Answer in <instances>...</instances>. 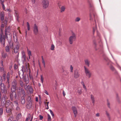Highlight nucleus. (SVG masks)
Segmentation results:
<instances>
[{
  "mask_svg": "<svg viewBox=\"0 0 121 121\" xmlns=\"http://www.w3.org/2000/svg\"><path fill=\"white\" fill-rule=\"evenodd\" d=\"M4 16L5 14L3 12L0 11V18L1 22V31L0 32H2V29L7 25V22L8 21V18L6 17L5 18V19L4 20Z\"/></svg>",
  "mask_w": 121,
  "mask_h": 121,
  "instance_id": "f257e3e1",
  "label": "nucleus"
},
{
  "mask_svg": "<svg viewBox=\"0 0 121 121\" xmlns=\"http://www.w3.org/2000/svg\"><path fill=\"white\" fill-rule=\"evenodd\" d=\"M18 88L17 81L16 79H14L12 82L11 89H12V91L17 90Z\"/></svg>",
  "mask_w": 121,
  "mask_h": 121,
  "instance_id": "f03ea898",
  "label": "nucleus"
},
{
  "mask_svg": "<svg viewBox=\"0 0 121 121\" xmlns=\"http://www.w3.org/2000/svg\"><path fill=\"white\" fill-rule=\"evenodd\" d=\"M72 35L69 37V41L70 44L73 43V42L76 39V35L74 33L72 32Z\"/></svg>",
  "mask_w": 121,
  "mask_h": 121,
  "instance_id": "7ed1b4c3",
  "label": "nucleus"
},
{
  "mask_svg": "<svg viewBox=\"0 0 121 121\" xmlns=\"http://www.w3.org/2000/svg\"><path fill=\"white\" fill-rule=\"evenodd\" d=\"M5 35H3L2 32H0V41L1 43L2 46L3 47H4L5 46Z\"/></svg>",
  "mask_w": 121,
  "mask_h": 121,
  "instance_id": "20e7f679",
  "label": "nucleus"
},
{
  "mask_svg": "<svg viewBox=\"0 0 121 121\" xmlns=\"http://www.w3.org/2000/svg\"><path fill=\"white\" fill-rule=\"evenodd\" d=\"M49 2L48 0H42L41 4L43 9L47 8L49 5Z\"/></svg>",
  "mask_w": 121,
  "mask_h": 121,
  "instance_id": "39448f33",
  "label": "nucleus"
},
{
  "mask_svg": "<svg viewBox=\"0 0 121 121\" xmlns=\"http://www.w3.org/2000/svg\"><path fill=\"white\" fill-rule=\"evenodd\" d=\"M11 92L10 93V98L11 100L12 101L14 99H16L17 98V94L16 92V90L14 91H12V89H11Z\"/></svg>",
  "mask_w": 121,
  "mask_h": 121,
  "instance_id": "423d86ee",
  "label": "nucleus"
},
{
  "mask_svg": "<svg viewBox=\"0 0 121 121\" xmlns=\"http://www.w3.org/2000/svg\"><path fill=\"white\" fill-rule=\"evenodd\" d=\"M29 65L28 63H26L25 66H22V69L21 70L22 71V75L23 76V75L24 74V72H28V70L29 69H30L29 68Z\"/></svg>",
  "mask_w": 121,
  "mask_h": 121,
  "instance_id": "0eeeda50",
  "label": "nucleus"
},
{
  "mask_svg": "<svg viewBox=\"0 0 121 121\" xmlns=\"http://www.w3.org/2000/svg\"><path fill=\"white\" fill-rule=\"evenodd\" d=\"M17 94L19 95H22L23 96H25V93L24 89L21 87H19L17 89Z\"/></svg>",
  "mask_w": 121,
  "mask_h": 121,
  "instance_id": "6e6552de",
  "label": "nucleus"
},
{
  "mask_svg": "<svg viewBox=\"0 0 121 121\" xmlns=\"http://www.w3.org/2000/svg\"><path fill=\"white\" fill-rule=\"evenodd\" d=\"M85 73L86 76L89 78H90L92 75V73L89 69L85 66H84Z\"/></svg>",
  "mask_w": 121,
  "mask_h": 121,
  "instance_id": "1a4fd4ad",
  "label": "nucleus"
},
{
  "mask_svg": "<svg viewBox=\"0 0 121 121\" xmlns=\"http://www.w3.org/2000/svg\"><path fill=\"white\" fill-rule=\"evenodd\" d=\"M6 108L9 107H14L13 103L12 102H11L9 100H7L6 102L5 101V103L4 106V107L1 106L2 107H4Z\"/></svg>",
  "mask_w": 121,
  "mask_h": 121,
  "instance_id": "9d476101",
  "label": "nucleus"
},
{
  "mask_svg": "<svg viewBox=\"0 0 121 121\" xmlns=\"http://www.w3.org/2000/svg\"><path fill=\"white\" fill-rule=\"evenodd\" d=\"M3 97H2L1 103V92L0 91V107H1V106L4 107V106L5 103V97L6 96V95H4Z\"/></svg>",
  "mask_w": 121,
  "mask_h": 121,
  "instance_id": "9b49d317",
  "label": "nucleus"
},
{
  "mask_svg": "<svg viewBox=\"0 0 121 121\" xmlns=\"http://www.w3.org/2000/svg\"><path fill=\"white\" fill-rule=\"evenodd\" d=\"M28 102L26 105V107L28 108H30L32 106V102L31 97L30 96L28 97L27 98Z\"/></svg>",
  "mask_w": 121,
  "mask_h": 121,
  "instance_id": "f8f14e48",
  "label": "nucleus"
},
{
  "mask_svg": "<svg viewBox=\"0 0 121 121\" xmlns=\"http://www.w3.org/2000/svg\"><path fill=\"white\" fill-rule=\"evenodd\" d=\"M33 31L34 34L35 35H37L38 33V26L36 24H35L33 26Z\"/></svg>",
  "mask_w": 121,
  "mask_h": 121,
  "instance_id": "ddd939ff",
  "label": "nucleus"
},
{
  "mask_svg": "<svg viewBox=\"0 0 121 121\" xmlns=\"http://www.w3.org/2000/svg\"><path fill=\"white\" fill-rule=\"evenodd\" d=\"M1 89L2 92L4 93L5 95L7 93L6 88L5 87L4 84H1Z\"/></svg>",
  "mask_w": 121,
  "mask_h": 121,
  "instance_id": "4468645a",
  "label": "nucleus"
},
{
  "mask_svg": "<svg viewBox=\"0 0 121 121\" xmlns=\"http://www.w3.org/2000/svg\"><path fill=\"white\" fill-rule=\"evenodd\" d=\"M13 107H9V108H6V112L9 114H11L12 113V111L13 109Z\"/></svg>",
  "mask_w": 121,
  "mask_h": 121,
  "instance_id": "2eb2a0df",
  "label": "nucleus"
},
{
  "mask_svg": "<svg viewBox=\"0 0 121 121\" xmlns=\"http://www.w3.org/2000/svg\"><path fill=\"white\" fill-rule=\"evenodd\" d=\"M72 109L74 115V117H76L78 114V111L76 107L74 106L72 107Z\"/></svg>",
  "mask_w": 121,
  "mask_h": 121,
  "instance_id": "dca6fc26",
  "label": "nucleus"
},
{
  "mask_svg": "<svg viewBox=\"0 0 121 121\" xmlns=\"http://www.w3.org/2000/svg\"><path fill=\"white\" fill-rule=\"evenodd\" d=\"M22 78L24 80V81L26 83V84H27L29 82V79L28 76H25L24 77L23 76V75Z\"/></svg>",
  "mask_w": 121,
  "mask_h": 121,
  "instance_id": "f3484780",
  "label": "nucleus"
},
{
  "mask_svg": "<svg viewBox=\"0 0 121 121\" xmlns=\"http://www.w3.org/2000/svg\"><path fill=\"white\" fill-rule=\"evenodd\" d=\"M10 30V26L8 27H6L5 29V35L6 37H7V35H8V33L9 32Z\"/></svg>",
  "mask_w": 121,
  "mask_h": 121,
  "instance_id": "a211bd4d",
  "label": "nucleus"
},
{
  "mask_svg": "<svg viewBox=\"0 0 121 121\" xmlns=\"http://www.w3.org/2000/svg\"><path fill=\"white\" fill-rule=\"evenodd\" d=\"M105 114L106 117L108 118L109 121H110L111 120V116L110 113L107 111H105Z\"/></svg>",
  "mask_w": 121,
  "mask_h": 121,
  "instance_id": "6ab92c4d",
  "label": "nucleus"
},
{
  "mask_svg": "<svg viewBox=\"0 0 121 121\" xmlns=\"http://www.w3.org/2000/svg\"><path fill=\"white\" fill-rule=\"evenodd\" d=\"M1 67H0V71L1 72H3L4 71V69L3 68L4 66L3 64V61L1 60L0 62Z\"/></svg>",
  "mask_w": 121,
  "mask_h": 121,
  "instance_id": "aec40b11",
  "label": "nucleus"
},
{
  "mask_svg": "<svg viewBox=\"0 0 121 121\" xmlns=\"http://www.w3.org/2000/svg\"><path fill=\"white\" fill-rule=\"evenodd\" d=\"M1 56L4 59L5 58L8 56L7 53L4 52H2L1 53Z\"/></svg>",
  "mask_w": 121,
  "mask_h": 121,
  "instance_id": "412c9836",
  "label": "nucleus"
},
{
  "mask_svg": "<svg viewBox=\"0 0 121 121\" xmlns=\"http://www.w3.org/2000/svg\"><path fill=\"white\" fill-rule=\"evenodd\" d=\"M79 74L78 71L76 70L75 71L74 73V77L75 78H77L79 76Z\"/></svg>",
  "mask_w": 121,
  "mask_h": 121,
  "instance_id": "4be33fe9",
  "label": "nucleus"
},
{
  "mask_svg": "<svg viewBox=\"0 0 121 121\" xmlns=\"http://www.w3.org/2000/svg\"><path fill=\"white\" fill-rule=\"evenodd\" d=\"M25 96H23L21 98V103L22 104H24L25 102V100L24 98Z\"/></svg>",
  "mask_w": 121,
  "mask_h": 121,
  "instance_id": "5701e85b",
  "label": "nucleus"
},
{
  "mask_svg": "<svg viewBox=\"0 0 121 121\" xmlns=\"http://www.w3.org/2000/svg\"><path fill=\"white\" fill-rule=\"evenodd\" d=\"M9 77H10V73L9 72H8L7 73V83H9Z\"/></svg>",
  "mask_w": 121,
  "mask_h": 121,
  "instance_id": "b1692460",
  "label": "nucleus"
},
{
  "mask_svg": "<svg viewBox=\"0 0 121 121\" xmlns=\"http://www.w3.org/2000/svg\"><path fill=\"white\" fill-rule=\"evenodd\" d=\"M15 15L16 20L18 21V12L16 11H15Z\"/></svg>",
  "mask_w": 121,
  "mask_h": 121,
  "instance_id": "393cba45",
  "label": "nucleus"
},
{
  "mask_svg": "<svg viewBox=\"0 0 121 121\" xmlns=\"http://www.w3.org/2000/svg\"><path fill=\"white\" fill-rule=\"evenodd\" d=\"M85 65L88 67L89 66L90 61L86 59L85 60Z\"/></svg>",
  "mask_w": 121,
  "mask_h": 121,
  "instance_id": "a878e982",
  "label": "nucleus"
},
{
  "mask_svg": "<svg viewBox=\"0 0 121 121\" xmlns=\"http://www.w3.org/2000/svg\"><path fill=\"white\" fill-rule=\"evenodd\" d=\"M91 98L92 100V103L94 104L95 102V99L94 96L92 95H91Z\"/></svg>",
  "mask_w": 121,
  "mask_h": 121,
  "instance_id": "bb28decb",
  "label": "nucleus"
},
{
  "mask_svg": "<svg viewBox=\"0 0 121 121\" xmlns=\"http://www.w3.org/2000/svg\"><path fill=\"white\" fill-rule=\"evenodd\" d=\"M9 43L10 48L12 49H13L14 48V46L13 42L10 41V42H9Z\"/></svg>",
  "mask_w": 121,
  "mask_h": 121,
  "instance_id": "cd10ccee",
  "label": "nucleus"
},
{
  "mask_svg": "<svg viewBox=\"0 0 121 121\" xmlns=\"http://www.w3.org/2000/svg\"><path fill=\"white\" fill-rule=\"evenodd\" d=\"M0 107V117H1L2 115L3 112V108Z\"/></svg>",
  "mask_w": 121,
  "mask_h": 121,
  "instance_id": "c85d7f7f",
  "label": "nucleus"
},
{
  "mask_svg": "<svg viewBox=\"0 0 121 121\" xmlns=\"http://www.w3.org/2000/svg\"><path fill=\"white\" fill-rule=\"evenodd\" d=\"M5 50L7 52H9L10 51V48L9 46V45H7L5 47Z\"/></svg>",
  "mask_w": 121,
  "mask_h": 121,
  "instance_id": "c756f323",
  "label": "nucleus"
},
{
  "mask_svg": "<svg viewBox=\"0 0 121 121\" xmlns=\"http://www.w3.org/2000/svg\"><path fill=\"white\" fill-rule=\"evenodd\" d=\"M31 115L30 114H29L28 115L27 117L26 118V121H28L29 120L31 117Z\"/></svg>",
  "mask_w": 121,
  "mask_h": 121,
  "instance_id": "7c9ffc66",
  "label": "nucleus"
},
{
  "mask_svg": "<svg viewBox=\"0 0 121 121\" xmlns=\"http://www.w3.org/2000/svg\"><path fill=\"white\" fill-rule=\"evenodd\" d=\"M65 7L64 6H62L60 9V12L62 13L64 12L65 10Z\"/></svg>",
  "mask_w": 121,
  "mask_h": 121,
  "instance_id": "2f4dec72",
  "label": "nucleus"
},
{
  "mask_svg": "<svg viewBox=\"0 0 121 121\" xmlns=\"http://www.w3.org/2000/svg\"><path fill=\"white\" fill-rule=\"evenodd\" d=\"M14 42L16 43V44H19L17 40V37L16 38L15 37H14Z\"/></svg>",
  "mask_w": 121,
  "mask_h": 121,
  "instance_id": "473e14b6",
  "label": "nucleus"
},
{
  "mask_svg": "<svg viewBox=\"0 0 121 121\" xmlns=\"http://www.w3.org/2000/svg\"><path fill=\"white\" fill-rule=\"evenodd\" d=\"M19 47H20V45L19 44H16V46H15V47L14 48L16 49L19 51Z\"/></svg>",
  "mask_w": 121,
  "mask_h": 121,
  "instance_id": "72a5a7b5",
  "label": "nucleus"
},
{
  "mask_svg": "<svg viewBox=\"0 0 121 121\" xmlns=\"http://www.w3.org/2000/svg\"><path fill=\"white\" fill-rule=\"evenodd\" d=\"M81 83H82V85L83 86V88L86 91H87V89L86 88V87L85 86V85H84V83L83 82H81Z\"/></svg>",
  "mask_w": 121,
  "mask_h": 121,
  "instance_id": "f704fd0d",
  "label": "nucleus"
},
{
  "mask_svg": "<svg viewBox=\"0 0 121 121\" xmlns=\"http://www.w3.org/2000/svg\"><path fill=\"white\" fill-rule=\"evenodd\" d=\"M29 76L30 78V79L31 80H32V81L33 80V77L32 76H31L30 75V69H29Z\"/></svg>",
  "mask_w": 121,
  "mask_h": 121,
  "instance_id": "c9c22d12",
  "label": "nucleus"
},
{
  "mask_svg": "<svg viewBox=\"0 0 121 121\" xmlns=\"http://www.w3.org/2000/svg\"><path fill=\"white\" fill-rule=\"evenodd\" d=\"M49 103V102H44V104L45 105H46V104H47V107H46V108L47 109H48L49 108L48 104Z\"/></svg>",
  "mask_w": 121,
  "mask_h": 121,
  "instance_id": "e433bc0d",
  "label": "nucleus"
},
{
  "mask_svg": "<svg viewBox=\"0 0 121 121\" xmlns=\"http://www.w3.org/2000/svg\"><path fill=\"white\" fill-rule=\"evenodd\" d=\"M19 83L21 86L22 87H23L24 86V84L22 81L21 80H20Z\"/></svg>",
  "mask_w": 121,
  "mask_h": 121,
  "instance_id": "4c0bfd02",
  "label": "nucleus"
},
{
  "mask_svg": "<svg viewBox=\"0 0 121 121\" xmlns=\"http://www.w3.org/2000/svg\"><path fill=\"white\" fill-rule=\"evenodd\" d=\"M29 90L30 92V93H32L33 92V90L32 88L31 87H30V86H29Z\"/></svg>",
  "mask_w": 121,
  "mask_h": 121,
  "instance_id": "58836bf2",
  "label": "nucleus"
},
{
  "mask_svg": "<svg viewBox=\"0 0 121 121\" xmlns=\"http://www.w3.org/2000/svg\"><path fill=\"white\" fill-rule=\"evenodd\" d=\"M22 58L24 61H25L26 60V57L25 55L24 54H23L22 56Z\"/></svg>",
  "mask_w": 121,
  "mask_h": 121,
  "instance_id": "ea45409f",
  "label": "nucleus"
},
{
  "mask_svg": "<svg viewBox=\"0 0 121 121\" xmlns=\"http://www.w3.org/2000/svg\"><path fill=\"white\" fill-rule=\"evenodd\" d=\"M27 26V29L28 30H30V25L29 24V23L28 22H26Z\"/></svg>",
  "mask_w": 121,
  "mask_h": 121,
  "instance_id": "a19ab883",
  "label": "nucleus"
},
{
  "mask_svg": "<svg viewBox=\"0 0 121 121\" xmlns=\"http://www.w3.org/2000/svg\"><path fill=\"white\" fill-rule=\"evenodd\" d=\"M78 92L79 95H81L82 93V90L81 89H78Z\"/></svg>",
  "mask_w": 121,
  "mask_h": 121,
  "instance_id": "79ce46f5",
  "label": "nucleus"
},
{
  "mask_svg": "<svg viewBox=\"0 0 121 121\" xmlns=\"http://www.w3.org/2000/svg\"><path fill=\"white\" fill-rule=\"evenodd\" d=\"M80 20V18L79 17H76L75 20V21L76 22H79Z\"/></svg>",
  "mask_w": 121,
  "mask_h": 121,
  "instance_id": "37998d69",
  "label": "nucleus"
},
{
  "mask_svg": "<svg viewBox=\"0 0 121 121\" xmlns=\"http://www.w3.org/2000/svg\"><path fill=\"white\" fill-rule=\"evenodd\" d=\"M48 121H51V118L50 116L48 114Z\"/></svg>",
  "mask_w": 121,
  "mask_h": 121,
  "instance_id": "c03bdc74",
  "label": "nucleus"
},
{
  "mask_svg": "<svg viewBox=\"0 0 121 121\" xmlns=\"http://www.w3.org/2000/svg\"><path fill=\"white\" fill-rule=\"evenodd\" d=\"M117 101V102L119 104H120L121 103V101L120 98L116 99Z\"/></svg>",
  "mask_w": 121,
  "mask_h": 121,
  "instance_id": "a18cd8bd",
  "label": "nucleus"
},
{
  "mask_svg": "<svg viewBox=\"0 0 121 121\" xmlns=\"http://www.w3.org/2000/svg\"><path fill=\"white\" fill-rule=\"evenodd\" d=\"M55 48V46L54 45L52 44V45L51 48V50H53L54 49V48Z\"/></svg>",
  "mask_w": 121,
  "mask_h": 121,
  "instance_id": "49530a36",
  "label": "nucleus"
},
{
  "mask_svg": "<svg viewBox=\"0 0 121 121\" xmlns=\"http://www.w3.org/2000/svg\"><path fill=\"white\" fill-rule=\"evenodd\" d=\"M14 50V52L15 53H16L18 52L19 51L17 49H16L15 48H13V49Z\"/></svg>",
  "mask_w": 121,
  "mask_h": 121,
  "instance_id": "de8ad7c7",
  "label": "nucleus"
},
{
  "mask_svg": "<svg viewBox=\"0 0 121 121\" xmlns=\"http://www.w3.org/2000/svg\"><path fill=\"white\" fill-rule=\"evenodd\" d=\"M27 51L29 55V57L30 58V56H31V52L30 51H29L27 49Z\"/></svg>",
  "mask_w": 121,
  "mask_h": 121,
  "instance_id": "09e8293b",
  "label": "nucleus"
},
{
  "mask_svg": "<svg viewBox=\"0 0 121 121\" xmlns=\"http://www.w3.org/2000/svg\"><path fill=\"white\" fill-rule=\"evenodd\" d=\"M29 86H30L29 85L28 86L26 85L25 86L24 88L26 90H27L29 88Z\"/></svg>",
  "mask_w": 121,
  "mask_h": 121,
  "instance_id": "8fccbe9b",
  "label": "nucleus"
},
{
  "mask_svg": "<svg viewBox=\"0 0 121 121\" xmlns=\"http://www.w3.org/2000/svg\"><path fill=\"white\" fill-rule=\"evenodd\" d=\"M41 80L42 83L43 84V78L42 75H41Z\"/></svg>",
  "mask_w": 121,
  "mask_h": 121,
  "instance_id": "3c124183",
  "label": "nucleus"
},
{
  "mask_svg": "<svg viewBox=\"0 0 121 121\" xmlns=\"http://www.w3.org/2000/svg\"><path fill=\"white\" fill-rule=\"evenodd\" d=\"M13 119V117H10L9 118L8 121H11Z\"/></svg>",
  "mask_w": 121,
  "mask_h": 121,
  "instance_id": "603ef678",
  "label": "nucleus"
},
{
  "mask_svg": "<svg viewBox=\"0 0 121 121\" xmlns=\"http://www.w3.org/2000/svg\"><path fill=\"white\" fill-rule=\"evenodd\" d=\"M50 111L51 114L52 115V117H54V114L53 112L52 111L51 109H50Z\"/></svg>",
  "mask_w": 121,
  "mask_h": 121,
  "instance_id": "864d4df0",
  "label": "nucleus"
},
{
  "mask_svg": "<svg viewBox=\"0 0 121 121\" xmlns=\"http://www.w3.org/2000/svg\"><path fill=\"white\" fill-rule=\"evenodd\" d=\"M107 105L108 107L109 108H110V104L109 102L108 101L107 103Z\"/></svg>",
  "mask_w": 121,
  "mask_h": 121,
  "instance_id": "5fc2aeb1",
  "label": "nucleus"
},
{
  "mask_svg": "<svg viewBox=\"0 0 121 121\" xmlns=\"http://www.w3.org/2000/svg\"><path fill=\"white\" fill-rule=\"evenodd\" d=\"M14 103L16 104V106H18V104L17 101H14Z\"/></svg>",
  "mask_w": 121,
  "mask_h": 121,
  "instance_id": "6e6d98bb",
  "label": "nucleus"
},
{
  "mask_svg": "<svg viewBox=\"0 0 121 121\" xmlns=\"http://www.w3.org/2000/svg\"><path fill=\"white\" fill-rule=\"evenodd\" d=\"M21 116V115L20 114H18L17 116V117L18 118H19Z\"/></svg>",
  "mask_w": 121,
  "mask_h": 121,
  "instance_id": "4d7b16f0",
  "label": "nucleus"
},
{
  "mask_svg": "<svg viewBox=\"0 0 121 121\" xmlns=\"http://www.w3.org/2000/svg\"><path fill=\"white\" fill-rule=\"evenodd\" d=\"M1 4L4 10L5 9V7L4 3H2Z\"/></svg>",
  "mask_w": 121,
  "mask_h": 121,
  "instance_id": "13d9d810",
  "label": "nucleus"
},
{
  "mask_svg": "<svg viewBox=\"0 0 121 121\" xmlns=\"http://www.w3.org/2000/svg\"><path fill=\"white\" fill-rule=\"evenodd\" d=\"M110 68L111 70L113 71H114L115 70L113 66H111Z\"/></svg>",
  "mask_w": 121,
  "mask_h": 121,
  "instance_id": "bf43d9fd",
  "label": "nucleus"
},
{
  "mask_svg": "<svg viewBox=\"0 0 121 121\" xmlns=\"http://www.w3.org/2000/svg\"><path fill=\"white\" fill-rule=\"evenodd\" d=\"M73 67L72 66V65H70V69L71 70V72H73Z\"/></svg>",
  "mask_w": 121,
  "mask_h": 121,
  "instance_id": "052dcab7",
  "label": "nucleus"
},
{
  "mask_svg": "<svg viewBox=\"0 0 121 121\" xmlns=\"http://www.w3.org/2000/svg\"><path fill=\"white\" fill-rule=\"evenodd\" d=\"M16 106L17 107H16V109L17 111L19 110H20V108L18 107V106Z\"/></svg>",
  "mask_w": 121,
  "mask_h": 121,
  "instance_id": "680f3d73",
  "label": "nucleus"
},
{
  "mask_svg": "<svg viewBox=\"0 0 121 121\" xmlns=\"http://www.w3.org/2000/svg\"><path fill=\"white\" fill-rule=\"evenodd\" d=\"M120 98L118 94L117 93L116 94V99Z\"/></svg>",
  "mask_w": 121,
  "mask_h": 121,
  "instance_id": "e2e57ef3",
  "label": "nucleus"
},
{
  "mask_svg": "<svg viewBox=\"0 0 121 121\" xmlns=\"http://www.w3.org/2000/svg\"><path fill=\"white\" fill-rule=\"evenodd\" d=\"M42 63L44 66V68L45 67V65L44 61H42Z\"/></svg>",
  "mask_w": 121,
  "mask_h": 121,
  "instance_id": "0e129e2a",
  "label": "nucleus"
},
{
  "mask_svg": "<svg viewBox=\"0 0 121 121\" xmlns=\"http://www.w3.org/2000/svg\"><path fill=\"white\" fill-rule=\"evenodd\" d=\"M39 118L40 120H42L43 119V117L42 116L40 115L39 116Z\"/></svg>",
  "mask_w": 121,
  "mask_h": 121,
  "instance_id": "69168bd1",
  "label": "nucleus"
},
{
  "mask_svg": "<svg viewBox=\"0 0 121 121\" xmlns=\"http://www.w3.org/2000/svg\"><path fill=\"white\" fill-rule=\"evenodd\" d=\"M17 68V65L16 64L14 66V69H16Z\"/></svg>",
  "mask_w": 121,
  "mask_h": 121,
  "instance_id": "338daca9",
  "label": "nucleus"
},
{
  "mask_svg": "<svg viewBox=\"0 0 121 121\" xmlns=\"http://www.w3.org/2000/svg\"><path fill=\"white\" fill-rule=\"evenodd\" d=\"M44 92L47 95H48V94L47 92V91L46 90H45Z\"/></svg>",
  "mask_w": 121,
  "mask_h": 121,
  "instance_id": "774afa93",
  "label": "nucleus"
}]
</instances>
